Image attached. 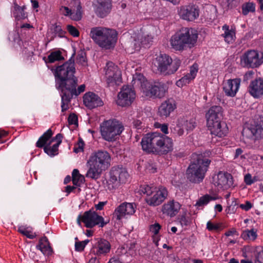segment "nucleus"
<instances>
[{
  "label": "nucleus",
  "mask_w": 263,
  "mask_h": 263,
  "mask_svg": "<svg viewBox=\"0 0 263 263\" xmlns=\"http://www.w3.org/2000/svg\"><path fill=\"white\" fill-rule=\"evenodd\" d=\"M111 157L106 151L99 150L91 154L87 162L89 168L86 177L93 180L99 179L103 171L110 165Z\"/></svg>",
  "instance_id": "3"
},
{
  "label": "nucleus",
  "mask_w": 263,
  "mask_h": 263,
  "mask_svg": "<svg viewBox=\"0 0 263 263\" xmlns=\"http://www.w3.org/2000/svg\"><path fill=\"white\" fill-rule=\"evenodd\" d=\"M54 33L59 37H64L66 34V31L63 30L61 26L55 24L54 27Z\"/></svg>",
  "instance_id": "48"
},
{
  "label": "nucleus",
  "mask_w": 263,
  "mask_h": 263,
  "mask_svg": "<svg viewBox=\"0 0 263 263\" xmlns=\"http://www.w3.org/2000/svg\"><path fill=\"white\" fill-rule=\"evenodd\" d=\"M64 9L63 14L66 16H69L70 17L71 14V11L72 10L69 9L68 7L66 6H63L62 7V9Z\"/></svg>",
  "instance_id": "64"
},
{
  "label": "nucleus",
  "mask_w": 263,
  "mask_h": 263,
  "mask_svg": "<svg viewBox=\"0 0 263 263\" xmlns=\"http://www.w3.org/2000/svg\"><path fill=\"white\" fill-rule=\"evenodd\" d=\"M214 181L215 185L223 190L229 189L233 184L232 175L227 172L219 171L216 178H214Z\"/></svg>",
  "instance_id": "17"
},
{
  "label": "nucleus",
  "mask_w": 263,
  "mask_h": 263,
  "mask_svg": "<svg viewBox=\"0 0 263 263\" xmlns=\"http://www.w3.org/2000/svg\"><path fill=\"white\" fill-rule=\"evenodd\" d=\"M117 34L114 29L95 27L91 28L89 36L99 47L109 49L115 46L117 41Z\"/></svg>",
  "instance_id": "6"
},
{
  "label": "nucleus",
  "mask_w": 263,
  "mask_h": 263,
  "mask_svg": "<svg viewBox=\"0 0 263 263\" xmlns=\"http://www.w3.org/2000/svg\"><path fill=\"white\" fill-rule=\"evenodd\" d=\"M73 10L71 11L70 18L74 21H78L82 18L83 11L80 0H73Z\"/></svg>",
  "instance_id": "32"
},
{
  "label": "nucleus",
  "mask_w": 263,
  "mask_h": 263,
  "mask_svg": "<svg viewBox=\"0 0 263 263\" xmlns=\"http://www.w3.org/2000/svg\"><path fill=\"white\" fill-rule=\"evenodd\" d=\"M105 75L108 87L119 85L122 82L121 70L111 62H107L106 64Z\"/></svg>",
  "instance_id": "12"
},
{
  "label": "nucleus",
  "mask_w": 263,
  "mask_h": 263,
  "mask_svg": "<svg viewBox=\"0 0 263 263\" xmlns=\"http://www.w3.org/2000/svg\"><path fill=\"white\" fill-rule=\"evenodd\" d=\"M197 31L192 28L184 27L171 37L170 43L172 47L176 51L183 50L187 46L194 47L197 41Z\"/></svg>",
  "instance_id": "5"
},
{
  "label": "nucleus",
  "mask_w": 263,
  "mask_h": 263,
  "mask_svg": "<svg viewBox=\"0 0 263 263\" xmlns=\"http://www.w3.org/2000/svg\"><path fill=\"white\" fill-rule=\"evenodd\" d=\"M222 28L224 31L223 36L224 38L225 41L229 43L234 41V37H235V29L232 28L230 29L229 26L226 24L223 25Z\"/></svg>",
  "instance_id": "36"
},
{
  "label": "nucleus",
  "mask_w": 263,
  "mask_h": 263,
  "mask_svg": "<svg viewBox=\"0 0 263 263\" xmlns=\"http://www.w3.org/2000/svg\"><path fill=\"white\" fill-rule=\"evenodd\" d=\"M192 159L186 170V178L191 182L199 183L203 181L211 161L202 154L194 155Z\"/></svg>",
  "instance_id": "4"
},
{
  "label": "nucleus",
  "mask_w": 263,
  "mask_h": 263,
  "mask_svg": "<svg viewBox=\"0 0 263 263\" xmlns=\"http://www.w3.org/2000/svg\"><path fill=\"white\" fill-rule=\"evenodd\" d=\"M255 4L253 2H247L241 6L242 14L243 15H247L249 13L255 12Z\"/></svg>",
  "instance_id": "40"
},
{
  "label": "nucleus",
  "mask_w": 263,
  "mask_h": 263,
  "mask_svg": "<svg viewBox=\"0 0 263 263\" xmlns=\"http://www.w3.org/2000/svg\"><path fill=\"white\" fill-rule=\"evenodd\" d=\"M53 134L52 130L50 128L48 129L39 138L35 144L36 147L44 148L47 145V142L51 139Z\"/></svg>",
  "instance_id": "34"
},
{
  "label": "nucleus",
  "mask_w": 263,
  "mask_h": 263,
  "mask_svg": "<svg viewBox=\"0 0 263 263\" xmlns=\"http://www.w3.org/2000/svg\"><path fill=\"white\" fill-rule=\"evenodd\" d=\"M139 192L146 195L145 201L152 206H157L162 204L168 194L167 188L162 185L154 186L153 185L143 184L140 186Z\"/></svg>",
  "instance_id": "7"
},
{
  "label": "nucleus",
  "mask_w": 263,
  "mask_h": 263,
  "mask_svg": "<svg viewBox=\"0 0 263 263\" xmlns=\"http://www.w3.org/2000/svg\"><path fill=\"white\" fill-rule=\"evenodd\" d=\"M174 134H177L179 136H181L184 134V128L182 126L179 125V121L177 120V125L174 128Z\"/></svg>",
  "instance_id": "55"
},
{
  "label": "nucleus",
  "mask_w": 263,
  "mask_h": 263,
  "mask_svg": "<svg viewBox=\"0 0 263 263\" xmlns=\"http://www.w3.org/2000/svg\"><path fill=\"white\" fill-rule=\"evenodd\" d=\"M241 63L243 67L255 68L263 63V58L259 57V53L257 51L249 50L245 52L241 57Z\"/></svg>",
  "instance_id": "13"
},
{
  "label": "nucleus",
  "mask_w": 263,
  "mask_h": 263,
  "mask_svg": "<svg viewBox=\"0 0 263 263\" xmlns=\"http://www.w3.org/2000/svg\"><path fill=\"white\" fill-rule=\"evenodd\" d=\"M135 211V209L133 203L124 202L115 209L112 217L116 220H120L126 215L134 214Z\"/></svg>",
  "instance_id": "18"
},
{
  "label": "nucleus",
  "mask_w": 263,
  "mask_h": 263,
  "mask_svg": "<svg viewBox=\"0 0 263 263\" xmlns=\"http://www.w3.org/2000/svg\"><path fill=\"white\" fill-rule=\"evenodd\" d=\"M85 246L81 241H77L75 243V250L78 252H82L84 250Z\"/></svg>",
  "instance_id": "62"
},
{
  "label": "nucleus",
  "mask_w": 263,
  "mask_h": 263,
  "mask_svg": "<svg viewBox=\"0 0 263 263\" xmlns=\"http://www.w3.org/2000/svg\"><path fill=\"white\" fill-rule=\"evenodd\" d=\"M200 9L198 5L194 4L180 7L178 14L180 17L187 22H193L199 16Z\"/></svg>",
  "instance_id": "14"
},
{
  "label": "nucleus",
  "mask_w": 263,
  "mask_h": 263,
  "mask_svg": "<svg viewBox=\"0 0 263 263\" xmlns=\"http://www.w3.org/2000/svg\"><path fill=\"white\" fill-rule=\"evenodd\" d=\"M158 126L157 127L160 128L161 131L165 134L168 133V125L166 124H159L158 123Z\"/></svg>",
  "instance_id": "63"
},
{
  "label": "nucleus",
  "mask_w": 263,
  "mask_h": 263,
  "mask_svg": "<svg viewBox=\"0 0 263 263\" xmlns=\"http://www.w3.org/2000/svg\"><path fill=\"white\" fill-rule=\"evenodd\" d=\"M193 79H191V77L190 74H187L177 81L176 82V85L178 87H182L186 84H189L191 80Z\"/></svg>",
  "instance_id": "45"
},
{
  "label": "nucleus",
  "mask_w": 263,
  "mask_h": 263,
  "mask_svg": "<svg viewBox=\"0 0 263 263\" xmlns=\"http://www.w3.org/2000/svg\"><path fill=\"white\" fill-rule=\"evenodd\" d=\"M181 61L177 58L172 59L166 54H160L154 61V65L157 70L163 76L174 74L179 69Z\"/></svg>",
  "instance_id": "8"
},
{
  "label": "nucleus",
  "mask_w": 263,
  "mask_h": 263,
  "mask_svg": "<svg viewBox=\"0 0 263 263\" xmlns=\"http://www.w3.org/2000/svg\"><path fill=\"white\" fill-rule=\"evenodd\" d=\"M84 180V177L80 174L78 169H74L72 172V181L74 185L80 186Z\"/></svg>",
  "instance_id": "38"
},
{
  "label": "nucleus",
  "mask_w": 263,
  "mask_h": 263,
  "mask_svg": "<svg viewBox=\"0 0 263 263\" xmlns=\"http://www.w3.org/2000/svg\"><path fill=\"white\" fill-rule=\"evenodd\" d=\"M84 105L89 109H92L103 105L101 99L93 92H89L85 93L83 97Z\"/></svg>",
  "instance_id": "23"
},
{
  "label": "nucleus",
  "mask_w": 263,
  "mask_h": 263,
  "mask_svg": "<svg viewBox=\"0 0 263 263\" xmlns=\"http://www.w3.org/2000/svg\"><path fill=\"white\" fill-rule=\"evenodd\" d=\"M66 29L69 33L73 37H78L80 35V32L74 26L71 25H67Z\"/></svg>",
  "instance_id": "47"
},
{
  "label": "nucleus",
  "mask_w": 263,
  "mask_h": 263,
  "mask_svg": "<svg viewBox=\"0 0 263 263\" xmlns=\"http://www.w3.org/2000/svg\"><path fill=\"white\" fill-rule=\"evenodd\" d=\"M133 124L134 127L137 129V132L139 133H141L146 128L145 123L142 122L140 120H135L133 121Z\"/></svg>",
  "instance_id": "44"
},
{
  "label": "nucleus",
  "mask_w": 263,
  "mask_h": 263,
  "mask_svg": "<svg viewBox=\"0 0 263 263\" xmlns=\"http://www.w3.org/2000/svg\"><path fill=\"white\" fill-rule=\"evenodd\" d=\"M256 180L252 178V176L250 174L248 173L245 176L244 181L248 185H250L253 184Z\"/></svg>",
  "instance_id": "58"
},
{
  "label": "nucleus",
  "mask_w": 263,
  "mask_h": 263,
  "mask_svg": "<svg viewBox=\"0 0 263 263\" xmlns=\"http://www.w3.org/2000/svg\"><path fill=\"white\" fill-rule=\"evenodd\" d=\"M176 108L175 101L172 99H168L161 104L158 109V114L161 117H167Z\"/></svg>",
  "instance_id": "27"
},
{
  "label": "nucleus",
  "mask_w": 263,
  "mask_h": 263,
  "mask_svg": "<svg viewBox=\"0 0 263 263\" xmlns=\"http://www.w3.org/2000/svg\"><path fill=\"white\" fill-rule=\"evenodd\" d=\"M26 9L25 6L21 7L16 3H14L12 14L15 19L18 21L24 20L27 17V13L25 12Z\"/></svg>",
  "instance_id": "33"
},
{
  "label": "nucleus",
  "mask_w": 263,
  "mask_h": 263,
  "mask_svg": "<svg viewBox=\"0 0 263 263\" xmlns=\"http://www.w3.org/2000/svg\"><path fill=\"white\" fill-rule=\"evenodd\" d=\"M153 39V37L151 35H147L146 36H144L141 39V43L143 46L147 45L152 42Z\"/></svg>",
  "instance_id": "57"
},
{
  "label": "nucleus",
  "mask_w": 263,
  "mask_h": 263,
  "mask_svg": "<svg viewBox=\"0 0 263 263\" xmlns=\"http://www.w3.org/2000/svg\"><path fill=\"white\" fill-rule=\"evenodd\" d=\"M241 80L239 78L229 79L223 84V89L226 96L234 97L238 92Z\"/></svg>",
  "instance_id": "21"
},
{
  "label": "nucleus",
  "mask_w": 263,
  "mask_h": 263,
  "mask_svg": "<svg viewBox=\"0 0 263 263\" xmlns=\"http://www.w3.org/2000/svg\"><path fill=\"white\" fill-rule=\"evenodd\" d=\"M36 249L41 251L44 255L50 256L53 253V249L50 246L48 239L45 236L42 237L39 239Z\"/></svg>",
  "instance_id": "29"
},
{
  "label": "nucleus",
  "mask_w": 263,
  "mask_h": 263,
  "mask_svg": "<svg viewBox=\"0 0 263 263\" xmlns=\"http://www.w3.org/2000/svg\"><path fill=\"white\" fill-rule=\"evenodd\" d=\"M254 73L255 72L253 70H250L247 71L243 76V81L247 82L248 80L252 79Z\"/></svg>",
  "instance_id": "61"
},
{
  "label": "nucleus",
  "mask_w": 263,
  "mask_h": 263,
  "mask_svg": "<svg viewBox=\"0 0 263 263\" xmlns=\"http://www.w3.org/2000/svg\"><path fill=\"white\" fill-rule=\"evenodd\" d=\"M43 60L46 64L53 63L56 61H60L64 60V57L62 55V52L60 50H56L51 52L47 57H44Z\"/></svg>",
  "instance_id": "35"
},
{
  "label": "nucleus",
  "mask_w": 263,
  "mask_h": 263,
  "mask_svg": "<svg viewBox=\"0 0 263 263\" xmlns=\"http://www.w3.org/2000/svg\"><path fill=\"white\" fill-rule=\"evenodd\" d=\"M198 70V65L196 63H194L192 66L190 67V72L188 74L191 77V79H194L196 76L197 72Z\"/></svg>",
  "instance_id": "53"
},
{
  "label": "nucleus",
  "mask_w": 263,
  "mask_h": 263,
  "mask_svg": "<svg viewBox=\"0 0 263 263\" xmlns=\"http://www.w3.org/2000/svg\"><path fill=\"white\" fill-rule=\"evenodd\" d=\"M136 98L134 88L129 86H123L118 94L117 103L121 106L130 105Z\"/></svg>",
  "instance_id": "15"
},
{
  "label": "nucleus",
  "mask_w": 263,
  "mask_h": 263,
  "mask_svg": "<svg viewBox=\"0 0 263 263\" xmlns=\"http://www.w3.org/2000/svg\"><path fill=\"white\" fill-rule=\"evenodd\" d=\"M84 142L81 138H79L77 143L74 145L73 148V152L78 153L80 152H83L84 146Z\"/></svg>",
  "instance_id": "46"
},
{
  "label": "nucleus",
  "mask_w": 263,
  "mask_h": 263,
  "mask_svg": "<svg viewBox=\"0 0 263 263\" xmlns=\"http://www.w3.org/2000/svg\"><path fill=\"white\" fill-rule=\"evenodd\" d=\"M178 120L179 125L182 126L187 133L192 131L197 125L196 119L193 117H182L178 118Z\"/></svg>",
  "instance_id": "31"
},
{
  "label": "nucleus",
  "mask_w": 263,
  "mask_h": 263,
  "mask_svg": "<svg viewBox=\"0 0 263 263\" xmlns=\"http://www.w3.org/2000/svg\"><path fill=\"white\" fill-rule=\"evenodd\" d=\"M111 249V245L108 241L105 239H98L92 248V251L98 256H101L108 253Z\"/></svg>",
  "instance_id": "22"
},
{
  "label": "nucleus",
  "mask_w": 263,
  "mask_h": 263,
  "mask_svg": "<svg viewBox=\"0 0 263 263\" xmlns=\"http://www.w3.org/2000/svg\"><path fill=\"white\" fill-rule=\"evenodd\" d=\"M257 237V231L254 229L245 230L241 234V237L246 241H254Z\"/></svg>",
  "instance_id": "37"
},
{
  "label": "nucleus",
  "mask_w": 263,
  "mask_h": 263,
  "mask_svg": "<svg viewBox=\"0 0 263 263\" xmlns=\"http://www.w3.org/2000/svg\"><path fill=\"white\" fill-rule=\"evenodd\" d=\"M255 257V263H263V247L261 248V250L256 251Z\"/></svg>",
  "instance_id": "50"
},
{
  "label": "nucleus",
  "mask_w": 263,
  "mask_h": 263,
  "mask_svg": "<svg viewBox=\"0 0 263 263\" xmlns=\"http://www.w3.org/2000/svg\"><path fill=\"white\" fill-rule=\"evenodd\" d=\"M166 91V87L163 83L151 85L145 91V95L149 97L161 98L164 97Z\"/></svg>",
  "instance_id": "28"
},
{
  "label": "nucleus",
  "mask_w": 263,
  "mask_h": 263,
  "mask_svg": "<svg viewBox=\"0 0 263 263\" xmlns=\"http://www.w3.org/2000/svg\"><path fill=\"white\" fill-rule=\"evenodd\" d=\"M76 62L78 64L83 66L87 65L86 55L84 51H80L78 53Z\"/></svg>",
  "instance_id": "43"
},
{
  "label": "nucleus",
  "mask_w": 263,
  "mask_h": 263,
  "mask_svg": "<svg viewBox=\"0 0 263 263\" xmlns=\"http://www.w3.org/2000/svg\"><path fill=\"white\" fill-rule=\"evenodd\" d=\"M77 224L81 227V222H83L87 228L91 229L96 226L104 227L108 222H105L102 216L99 215L97 212L92 210L85 211L83 215H79L77 219Z\"/></svg>",
  "instance_id": "11"
},
{
  "label": "nucleus",
  "mask_w": 263,
  "mask_h": 263,
  "mask_svg": "<svg viewBox=\"0 0 263 263\" xmlns=\"http://www.w3.org/2000/svg\"><path fill=\"white\" fill-rule=\"evenodd\" d=\"M161 228V225L157 222H155L154 224L149 226V230L151 232L156 235L159 233Z\"/></svg>",
  "instance_id": "49"
},
{
  "label": "nucleus",
  "mask_w": 263,
  "mask_h": 263,
  "mask_svg": "<svg viewBox=\"0 0 263 263\" xmlns=\"http://www.w3.org/2000/svg\"><path fill=\"white\" fill-rule=\"evenodd\" d=\"M248 92L255 99L263 96V78L259 77L250 82L247 88Z\"/></svg>",
  "instance_id": "19"
},
{
  "label": "nucleus",
  "mask_w": 263,
  "mask_h": 263,
  "mask_svg": "<svg viewBox=\"0 0 263 263\" xmlns=\"http://www.w3.org/2000/svg\"><path fill=\"white\" fill-rule=\"evenodd\" d=\"M238 203L236 199H234L233 201H232L231 205L228 206V213H234L237 208Z\"/></svg>",
  "instance_id": "54"
},
{
  "label": "nucleus",
  "mask_w": 263,
  "mask_h": 263,
  "mask_svg": "<svg viewBox=\"0 0 263 263\" xmlns=\"http://www.w3.org/2000/svg\"><path fill=\"white\" fill-rule=\"evenodd\" d=\"M208 126L212 135L220 138L226 136L228 133V127L224 122L217 121L212 125H208Z\"/></svg>",
  "instance_id": "26"
},
{
  "label": "nucleus",
  "mask_w": 263,
  "mask_h": 263,
  "mask_svg": "<svg viewBox=\"0 0 263 263\" xmlns=\"http://www.w3.org/2000/svg\"><path fill=\"white\" fill-rule=\"evenodd\" d=\"M142 149L148 153L166 154L173 149L172 139L158 132L146 134L142 139Z\"/></svg>",
  "instance_id": "1"
},
{
  "label": "nucleus",
  "mask_w": 263,
  "mask_h": 263,
  "mask_svg": "<svg viewBox=\"0 0 263 263\" xmlns=\"http://www.w3.org/2000/svg\"><path fill=\"white\" fill-rule=\"evenodd\" d=\"M181 207V205L178 201L172 199L162 205V212L163 214L173 217L178 213Z\"/></svg>",
  "instance_id": "25"
},
{
  "label": "nucleus",
  "mask_w": 263,
  "mask_h": 263,
  "mask_svg": "<svg viewBox=\"0 0 263 263\" xmlns=\"http://www.w3.org/2000/svg\"><path fill=\"white\" fill-rule=\"evenodd\" d=\"M52 141H49V142L44 146V151L48 155L51 157H53L58 155L59 146L54 144L52 146H51L50 145Z\"/></svg>",
  "instance_id": "41"
},
{
  "label": "nucleus",
  "mask_w": 263,
  "mask_h": 263,
  "mask_svg": "<svg viewBox=\"0 0 263 263\" xmlns=\"http://www.w3.org/2000/svg\"><path fill=\"white\" fill-rule=\"evenodd\" d=\"M74 82L69 83L65 88L61 91V108L63 112L68 108V104L73 97H77L85 90V85L82 84L77 89L78 85V78L73 80Z\"/></svg>",
  "instance_id": "9"
},
{
  "label": "nucleus",
  "mask_w": 263,
  "mask_h": 263,
  "mask_svg": "<svg viewBox=\"0 0 263 263\" xmlns=\"http://www.w3.org/2000/svg\"><path fill=\"white\" fill-rule=\"evenodd\" d=\"M207 125H212L214 122L221 121L222 108L219 105L212 106L205 114Z\"/></svg>",
  "instance_id": "20"
},
{
  "label": "nucleus",
  "mask_w": 263,
  "mask_h": 263,
  "mask_svg": "<svg viewBox=\"0 0 263 263\" xmlns=\"http://www.w3.org/2000/svg\"><path fill=\"white\" fill-rule=\"evenodd\" d=\"M239 207L246 211H248L252 208V204L250 201H247L245 204H240Z\"/></svg>",
  "instance_id": "59"
},
{
  "label": "nucleus",
  "mask_w": 263,
  "mask_h": 263,
  "mask_svg": "<svg viewBox=\"0 0 263 263\" xmlns=\"http://www.w3.org/2000/svg\"><path fill=\"white\" fill-rule=\"evenodd\" d=\"M218 199L217 196H212L209 194H205L199 198L196 203V205L202 206L206 205L210 201L215 200Z\"/></svg>",
  "instance_id": "42"
},
{
  "label": "nucleus",
  "mask_w": 263,
  "mask_h": 263,
  "mask_svg": "<svg viewBox=\"0 0 263 263\" xmlns=\"http://www.w3.org/2000/svg\"><path fill=\"white\" fill-rule=\"evenodd\" d=\"M32 228L26 226H21L18 228V232L26 236L29 239H34L36 237V234L31 231Z\"/></svg>",
  "instance_id": "39"
},
{
  "label": "nucleus",
  "mask_w": 263,
  "mask_h": 263,
  "mask_svg": "<svg viewBox=\"0 0 263 263\" xmlns=\"http://www.w3.org/2000/svg\"><path fill=\"white\" fill-rule=\"evenodd\" d=\"M68 121L70 125H78V118L77 116L73 113L70 114L68 118Z\"/></svg>",
  "instance_id": "52"
},
{
  "label": "nucleus",
  "mask_w": 263,
  "mask_h": 263,
  "mask_svg": "<svg viewBox=\"0 0 263 263\" xmlns=\"http://www.w3.org/2000/svg\"><path fill=\"white\" fill-rule=\"evenodd\" d=\"M206 229L210 231H217L219 229V226L218 224H214L211 221H209L206 223Z\"/></svg>",
  "instance_id": "56"
},
{
  "label": "nucleus",
  "mask_w": 263,
  "mask_h": 263,
  "mask_svg": "<svg viewBox=\"0 0 263 263\" xmlns=\"http://www.w3.org/2000/svg\"><path fill=\"white\" fill-rule=\"evenodd\" d=\"M179 222L182 227L188 226L190 223V220L189 217H187L185 215H182L179 218Z\"/></svg>",
  "instance_id": "51"
},
{
  "label": "nucleus",
  "mask_w": 263,
  "mask_h": 263,
  "mask_svg": "<svg viewBox=\"0 0 263 263\" xmlns=\"http://www.w3.org/2000/svg\"><path fill=\"white\" fill-rule=\"evenodd\" d=\"M75 52L70 58L63 64L57 66L52 67L51 70L55 78L56 88L60 91L65 88L68 84L77 77L74 76L76 72L74 65Z\"/></svg>",
  "instance_id": "2"
},
{
  "label": "nucleus",
  "mask_w": 263,
  "mask_h": 263,
  "mask_svg": "<svg viewBox=\"0 0 263 263\" xmlns=\"http://www.w3.org/2000/svg\"><path fill=\"white\" fill-rule=\"evenodd\" d=\"M248 131L251 133V136L255 140H259L263 138V120L254 121L247 128L243 129L242 133Z\"/></svg>",
  "instance_id": "24"
},
{
  "label": "nucleus",
  "mask_w": 263,
  "mask_h": 263,
  "mask_svg": "<svg viewBox=\"0 0 263 263\" xmlns=\"http://www.w3.org/2000/svg\"><path fill=\"white\" fill-rule=\"evenodd\" d=\"M111 5L106 0H99L96 10V14L100 17L103 18L110 12Z\"/></svg>",
  "instance_id": "30"
},
{
  "label": "nucleus",
  "mask_w": 263,
  "mask_h": 263,
  "mask_svg": "<svg viewBox=\"0 0 263 263\" xmlns=\"http://www.w3.org/2000/svg\"><path fill=\"white\" fill-rule=\"evenodd\" d=\"M109 175V181L115 184L125 183L129 176L125 169L119 166L112 167L110 171Z\"/></svg>",
  "instance_id": "16"
},
{
  "label": "nucleus",
  "mask_w": 263,
  "mask_h": 263,
  "mask_svg": "<svg viewBox=\"0 0 263 263\" xmlns=\"http://www.w3.org/2000/svg\"><path fill=\"white\" fill-rule=\"evenodd\" d=\"M124 129L122 124L118 121L109 120L104 121L100 125V132L103 139L108 142L114 141Z\"/></svg>",
  "instance_id": "10"
},
{
  "label": "nucleus",
  "mask_w": 263,
  "mask_h": 263,
  "mask_svg": "<svg viewBox=\"0 0 263 263\" xmlns=\"http://www.w3.org/2000/svg\"><path fill=\"white\" fill-rule=\"evenodd\" d=\"M63 138V135L62 134H58L54 138H53L50 141L53 142L54 140H57L56 145L59 146L62 143Z\"/></svg>",
  "instance_id": "60"
}]
</instances>
